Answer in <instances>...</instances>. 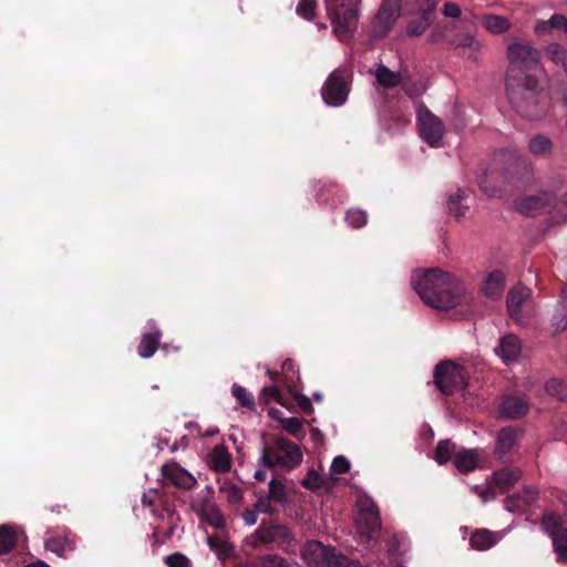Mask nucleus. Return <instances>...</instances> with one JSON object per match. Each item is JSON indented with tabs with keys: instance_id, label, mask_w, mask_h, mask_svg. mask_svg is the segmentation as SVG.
Masks as SVG:
<instances>
[{
	"instance_id": "62",
	"label": "nucleus",
	"mask_w": 567,
	"mask_h": 567,
	"mask_svg": "<svg viewBox=\"0 0 567 567\" xmlns=\"http://www.w3.org/2000/svg\"><path fill=\"white\" fill-rule=\"evenodd\" d=\"M224 520L220 513L217 509H213L212 518L209 519V524L216 528H219L223 525Z\"/></svg>"
},
{
	"instance_id": "33",
	"label": "nucleus",
	"mask_w": 567,
	"mask_h": 567,
	"mask_svg": "<svg viewBox=\"0 0 567 567\" xmlns=\"http://www.w3.org/2000/svg\"><path fill=\"white\" fill-rule=\"evenodd\" d=\"M18 543L17 530L9 525L0 526V555L11 551Z\"/></svg>"
},
{
	"instance_id": "12",
	"label": "nucleus",
	"mask_w": 567,
	"mask_h": 567,
	"mask_svg": "<svg viewBox=\"0 0 567 567\" xmlns=\"http://www.w3.org/2000/svg\"><path fill=\"white\" fill-rule=\"evenodd\" d=\"M161 474L164 486L173 485L182 489H192L196 485V478L175 461L163 464Z\"/></svg>"
},
{
	"instance_id": "61",
	"label": "nucleus",
	"mask_w": 567,
	"mask_h": 567,
	"mask_svg": "<svg viewBox=\"0 0 567 567\" xmlns=\"http://www.w3.org/2000/svg\"><path fill=\"white\" fill-rule=\"evenodd\" d=\"M257 513H258V511H256V508L251 509L249 507H246L241 514V517L247 525L251 526L257 523V519H258Z\"/></svg>"
},
{
	"instance_id": "31",
	"label": "nucleus",
	"mask_w": 567,
	"mask_h": 567,
	"mask_svg": "<svg viewBox=\"0 0 567 567\" xmlns=\"http://www.w3.org/2000/svg\"><path fill=\"white\" fill-rule=\"evenodd\" d=\"M470 544L474 549L486 550L496 544V537L487 529H478L471 535Z\"/></svg>"
},
{
	"instance_id": "38",
	"label": "nucleus",
	"mask_w": 567,
	"mask_h": 567,
	"mask_svg": "<svg viewBox=\"0 0 567 567\" xmlns=\"http://www.w3.org/2000/svg\"><path fill=\"white\" fill-rule=\"evenodd\" d=\"M267 496L277 504H286L288 502V494L285 485L276 478L270 481Z\"/></svg>"
},
{
	"instance_id": "25",
	"label": "nucleus",
	"mask_w": 567,
	"mask_h": 567,
	"mask_svg": "<svg viewBox=\"0 0 567 567\" xmlns=\"http://www.w3.org/2000/svg\"><path fill=\"white\" fill-rule=\"evenodd\" d=\"M517 441V432L512 426L503 427L497 435L494 453L502 458L506 455Z\"/></svg>"
},
{
	"instance_id": "35",
	"label": "nucleus",
	"mask_w": 567,
	"mask_h": 567,
	"mask_svg": "<svg viewBox=\"0 0 567 567\" xmlns=\"http://www.w3.org/2000/svg\"><path fill=\"white\" fill-rule=\"evenodd\" d=\"M45 548L62 557L66 550H73V542L68 535L50 537L45 540Z\"/></svg>"
},
{
	"instance_id": "34",
	"label": "nucleus",
	"mask_w": 567,
	"mask_h": 567,
	"mask_svg": "<svg viewBox=\"0 0 567 567\" xmlns=\"http://www.w3.org/2000/svg\"><path fill=\"white\" fill-rule=\"evenodd\" d=\"M457 446L451 440H441L436 444L434 460L439 464H445L457 453Z\"/></svg>"
},
{
	"instance_id": "54",
	"label": "nucleus",
	"mask_w": 567,
	"mask_h": 567,
	"mask_svg": "<svg viewBox=\"0 0 567 567\" xmlns=\"http://www.w3.org/2000/svg\"><path fill=\"white\" fill-rule=\"evenodd\" d=\"M350 470V462L343 455L336 456L331 464V472L333 474H344Z\"/></svg>"
},
{
	"instance_id": "59",
	"label": "nucleus",
	"mask_w": 567,
	"mask_h": 567,
	"mask_svg": "<svg viewBox=\"0 0 567 567\" xmlns=\"http://www.w3.org/2000/svg\"><path fill=\"white\" fill-rule=\"evenodd\" d=\"M442 13L449 18H458L461 16V8L455 2H445L442 8Z\"/></svg>"
},
{
	"instance_id": "50",
	"label": "nucleus",
	"mask_w": 567,
	"mask_h": 567,
	"mask_svg": "<svg viewBox=\"0 0 567 567\" xmlns=\"http://www.w3.org/2000/svg\"><path fill=\"white\" fill-rule=\"evenodd\" d=\"M328 567H358L354 561L349 559L346 555L337 551L334 548L332 555H330V561Z\"/></svg>"
},
{
	"instance_id": "44",
	"label": "nucleus",
	"mask_w": 567,
	"mask_h": 567,
	"mask_svg": "<svg viewBox=\"0 0 567 567\" xmlns=\"http://www.w3.org/2000/svg\"><path fill=\"white\" fill-rule=\"evenodd\" d=\"M219 492L224 494L228 503L233 505L239 504L244 497L243 489L230 483H224L220 486Z\"/></svg>"
},
{
	"instance_id": "57",
	"label": "nucleus",
	"mask_w": 567,
	"mask_h": 567,
	"mask_svg": "<svg viewBox=\"0 0 567 567\" xmlns=\"http://www.w3.org/2000/svg\"><path fill=\"white\" fill-rule=\"evenodd\" d=\"M302 486L309 491H316L321 486V477L315 471L308 473V478L302 481Z\"/></svg>"
},
{
	"instance_id": "9",
	"label": "nucleus",
	"mask_w": 567,
	"mask_h": 567,
	"mask_svg": "<svg viewBox=\"0 0 567 567\" xmlns=\"http://www.w3.org/2000/svg\"><path fill=\"white\" fill-rule=\"evenodd\" d=\"M416 115L421 137L432 147L440 146L444 134L443 122L424 105L419 106Z\"/></svg>"
},
{
	"instance_id": "49",
	"label": "nucleus",
	"mask_w": 567,
	"mask_h": 567,
	"mask_svg": "<svg viewBox=\"0 0 567 567\" xmlns=\"http://www.w3.org/2000/svg\"><path fill=\"white\" fill-rule=\"evenodd\" d=\"M164 561L167 567H193L190 559L182 553L171 554L165 557Z\"/></svg>"
},
{
	"instance_id": "21",
	"label": "nucleus",
	"mask_w": 567,
	"mask_h": 567,
	"mask_svg": "<svg viewBox=\"0 0 567 567\" xmlns=\"http://www.w3.org/2000/svg\"><path fill=\"white\" fill-rule=\"evenodd\" d=\"M522 352V343L517 336L509 333L499 339V347L496 353L508 364L515 361Z\"/></svg>"
},
{
	"instance_id": "14",
	"label": "nucleus",
	"mask_w": 567,
	"mask_h": 567,
	"mask_svg": "<svg viewBox=\"0 0 567 567\" xmlns=\"http://www.w3.org/2000/svg\"><path fill=\"white\" fill-rule=\"evenodd\" d=\"M503 183L514 187L525 186L532 179V164L525 156H517L502 174Z\"/></svg>"
},
{
	"instance_id": "1",
	"label": "nucleus",
	"mask_w": 567,
	"mask_h": 567,
	"mask_svg": "<svg viewBox=\"0 0 567 567\" xmlns=\"http://www.w3.org/2000/svg\"><path fill=\"white\" fill-rule=\"evenodd\" d=\"M412 286L424 303L437 310L452 309L465 297L464 285L451 274L437 268L414 274Z\"/></svg>"
},
{
	"instance_id": "45",
	"label": "nucleus",
	"mask_w": 567,
	"mask_h": 567,
	"mask_svg": "<svg viewBox=\"0 0 567 567\" xmlns=\"http://www.w3.org/2000/svg\"><path fill=\"white\" fill-rule=\"evenodd\" d=\"M316 8H317V1L316 0H300L296 12L301 18L312 21L316 17Z\"/></svg>"
},
{
	"instance_id": "43",
	"label": "nucleus",
	"mask_w": 567,
	"mask_h": 567,
	"mask_svg": "<svg viewBox=\"0 0 567 567\" xmlns=\"http://www.w3.org/2000/svg\"><path fill=\"white\" fill-rule=\"evenodd\" d=\"M546 53L555 64H560L563 68L567 64V51L563 45L551 43L547 47Z\"/></svg>"
},
{
	"instance_id": "23",
	"label": "nucleus",
	"mask_w": 567,
	"mask_h": 567,
	"mask_svg": "<svg viewBox=\"0 0 567 567\" xmlns=\"http://www.w3.org/2000/svg\"><path fill=\"white\" fill-rule=\"evenodd\" d=\"M468 190L462 188H457L455 193L450 194L446 199L447 214L454 216L457 219L465 216L470 208L465 203L468 199Z\"/></svg>"
},
{
	"instance_id": "7",
	"label": "nucleus",
	"mask_w": 567,
	"mask_h": 567,
	"mask_svg": "<svg viewBox=\"0 0 567 567\" xmlns=\"http://www.w3.org/2000/svg\"><path fill=\"white\" fill-rule=\"evenodd\" d=\"M350 92L349 74L346 69H336L326 80L321 96L327 105L341 106L346 103Z\"/></svg>"
},
{
	"instance_id": "20",
	"label": "nucleus",
	"mask_w": 567,
	"mask_h": 567,
	"mask_svg": "<svg viewBox=\"0 0 567 567\" xmlns=\"http://www.w3.org/2000/svg\"><path fill=\"white\" fill-rule=\"evenodd\" d=\"M505 290V274L495 269L487 274L481 287V292L488 299L496 300L501 298Z\"/></svg>"
},
{
	"instance_id": "48",
	"label": "nucleus",
	"mask_w": 567,
	"mask_h": 567,
	"mask_svg": "<svg viewBox=\"0 0 567 567\" xmlns=\"http://www.w3.org/2000/svg\"><path fill=\"white\" fill-rule=\"evenodd\" d=\"M261 395L264 396L266 403L272 399L280 405L286 406L289 410L291 409L290 405L285 401L284 395L279 389L275 385L265 386L261 391Z\"/></svg>"
},
{
	"instance_id": "18",
	"label": "nucleus",
	"mask_w": 567,
	"mask_h": 567,
	"mask_svg": "<svg viewBox=\"0 0 567 567\" xmlns=\"http://www.w3.org/2000/svg\"><path fill=\"white\" fill-rule=\"evenodd\" d=\"M528 409L529 405L526 399L511 394L503 398L499 414L502 417L516 420L524 416Z\"/></svg>"
},
{
	"instance_id": "15",
	"label": "nucleus",
	"mask_w": 567,
	"mask_h": 567,
	"mask_svg": "<svg viewBox=\"0 0 567 567\" xmlns=\"http://www.w3.org/2000/svg\"><path fill=\"white\" fill-rule=\"evenodd\" d=\"M333 549L319 540H308L301 548V557L308 567H328Z\"/></svg>"
},
{
	"instance_id": "40",
	"label": "nucleus",
	"mask_w": 567,
	"mask_h": 567,
	"mask_svg": "<svg viewBox=\"0 0 567 567\" xmlns=\"http://www.w3.org/2000/svg\"><path fill=\"white\" fill-rule=\"evenodd\" d=\"M231 394L236 398L241 406L249 410H255V398L244 386L235 383L231 386Z\"/></svg>"
},
{
	"instance_id": "55",
	"label": "nucleus",
	"mask_w": 567,
	"mask_h": 567,
	"mask_svg": "<svg viewBox=\"0 0 567 567\" xmlns=\"http://www.w3.org/2000/svg\"><path fill=\"white\" fill-rule=\"evenodd\" d=\"M285 559L277 554H268L259 559V567H282Z\"/></svg>"
},
{
	"instance_id": "63",
	"label": "nucleus",
	"mask_w": 567,
	"mask_h": 567,
	"mask_svg": "<svg viewBox=\"0 0 567 567\" xmlns=\"http://www.w3.org/2000/svg\"><path fill=\"white\" fill-rule=\"evenodd\" d=\"M142 504H143V506L152 509L155 506V501L152 497H150L147 494H143Z\"/></svg>"
},
{
	"instance_id": "28",
	"label": "nucleus",
	"mask_w": 567,
	"mask_h": 567,
	"mask_svg": "<svg viewBox=\"0 0 567 567\" xmlns=\"http://www.w3.org/2000/svg\"><path fill=\"white\" fill-rule=\"evenodd\" d=\"M553 150V141L544 134H537L528 142V151L535 156H549Z\"/></svg>"
},
{
	"instance_id": "22",
	"label": "nucleus",
	"mask_w": 567,
	"mask_h": 567,
	"mask_svg": "<svg viewBox=\"0 0 567 567\" xmlns=\"http://www.w3.org/2000/svg\"><path fill=\"white\" fill-rule=\"evenodd\" d=\"M528 297L529 289L520 285L515 286L508 291L506 297V307L513 319L519 318L522 305Z\"/></svg>"
},
{
	"instance_id": "39",
	"label": "nucleus",
	"mask_w": 567,
	"mask_h": 567,
	"mask_svg": "<svg viewBox=\"0 0 567 567\" xmlns=\"http://www.w3.org/2000/svg\"><path fill=\"white\" fill-rule=\"evenodd\" d=\"M346 221L352 228H362L368 223V214L365 210L351 208L346 213Z\"/></svg>"
},
{
	"instance_id": "53",
	"label": "nucleus",
	"mask_w": 567,
	"mask_h": 567,
	"mask_svg": "<svg viewBox=\"0 0 567 567\" xmlns=\"http://www.w3.org/2000/svg\"><path fill=\"white\" fill-rule=\"evenodd\" d=\"M553 213L563 220H567V192L559 198L554 199Z\"/></svg>"
},
{
	"instance_id": "26",
	"label": "nucleus",
	"mask_w": 567,
	"mask_h": 567,
	"mask_svg": "<svg viewBox=\"0 0 567 567\" xmlns=\"http://www.w3.org/2000/svg\"><path fill=\"white\" fill-rule=\"evenodd\" d=\"M162 332L158 329L144 333L137 347V353L144 359H150L157 351Z\"/></svg>"
},
{
	"instance_id": "19",
	"label": "nucleus",
	"mask_w": 567,
	"mask_h": 567,
	"mask_svg": "<svg viewBox=\"0 0 567 567\" xmlns=\"http://www.w3.org/2000/svg\"><path fill=\"white\" fill-rule=\"evenodd\" d=\"M277 447L280 450L281 467L291 470L297 467L302 461L300 447L285 437H277Z\"/></svg>"
},
{
	"instance_id": "30",
	"label": "nucleus",
	"mask_w": 567,
	"mask_h": 567,
	"mask_svg": "<svg viewBox=\"0 0 567 567\" xmlns=\"http://www.w3.org/2000/svg\"><path fill=\"white\" fill-rule=\"evenodd\" d=\"M280 450L277 447V440L272 445L265 443L261 449L260 464L269 470L281 467Z\"/></svg>"
},
{
	"instance_id": "13",
	"label": "nucleus",
	"mask_w": 567,
	"mask_h": 567,
	"mask_svg": "<svg viewBox=\"0 0 567 567\" xmlns=\"http://www.w3.org/2000/svg\"><path fill=\"white\" fill-rule=\"evenodd\" d=\"M520 476L522 471L519 468L504 467L495 471L493 473L492 482L482 496L485 499L494 498L496 496L495 488H497L499 493H506L518 482Z\"/></svg>"
},
{
	"instance_id": "36",
	"label": "nucleus",
	"mask_w": 567,
	"mask_h": 567,
	"mask_svg": "<svg viewBox=\"0 0 567 567\" xmlns=\"http://www.w3.org/2000/svg\"><path fill=\"white\" fill-rule=\"evenodd\" d=\"M212 465L217 472H228L231 466L230 454L225 449L216 446L212 454Z\"/></svg>"
},
{
	"instance_id": "16",
	"label": "nucleus",
	"mask_w": 567,
	"mask_h": 567,
	"mask_svg": "<svg viewBox=\"0 0 567 567\" xmlns=\"http://www.w3.org/2000/svg\"><path fill=\"white\" fill-rule=\"evenodd\" d=\"M360 534L372 538L381 527V518L377 505L372 502L361 504L357 517Z\"/></svg>"
},
{
	"instance_id": "27",
	"label": "nucleus",
	"mask_w": 567,
	"mask_h": 567,
	"mask_svg": "<svg viewBox=\"0 0 567 567\" xmlns=\"http://www.w3.org/2000/svg\"><path fill=\"white\" fill-rule=\"evenodd\" d=\"M561 295V300L551 317V327L555 333L563 332L567 328V285L564 286Z\"/></svg>"
},
{
	"instance_id": "41",
	"label": "nucleus",
	"mask_w": 567,
	"mask_h": 567,
	"mask_svg": "<svg viewBox=\"0 0 567 567\" xmlns=\"http://www.w3.org/2000/svg\"><path fill=\"white\" fill-rule=\"evenodd\" d=\"M545 390L549 395L556 396L559 401L567 400V388L560 379L553 378L548 380Z\"/></svg>"
},
{
	"instance_id": "58",
	"label": "nucleus",
	"mask_w": 567,
	"mask_h": 567,
	"mask_svg": "<svg viewBox=\"0 0 567 567\" xmlns=\"http://www.w3.org/2000/svg\"><path fill=\"white\" fill-rule=\"evenodd\" d=\"M293 398L302 412L306 414H311L313 412V405L307 395L301 393H293Z\"/></svg>"
},
{
	"instance_id": "51",
	"label": "nucleus",
	"mask_w": 567,
	"mask_h": 567,
	"mask_svg": "<svg viewBox=\"0 0 567 567\" xmlns=\"http://www.w3.org/2000/svg\"><path fill=\"white\" fill-rule=\"evenodd\" d=\"M208 546L212 550H214L217 555H228L229 545L227 542L223 540L219 536L212 535L207 539Z\"/></svg>"
},
{
	"instance_id": "52",
	"label": "nucleus",
	"mask_w": 567,
	"mask_h": 567,
	"mask_svg": "<svg viewBox=\"0 0 567 567\" xmlns=\"http://www.w3.org/2000/svg\"><path fill=\"white\" fill-rule=\"evenodd\" d=\"M457 47H461L464 50H468V56L472 58L473 53L480 49L481 44L474 37L465 34L460 37Z\"/></svg>"
},
{
	"instance_id": "37",
	"label": "nucleus",
	"mask_w": 567,
	"mask_h": 567,
	"mask_svg": "<svg viewBox=\"0 0 567 567\" xmlns=\"http://www.w3.org/2000/svg\"><path fill=\"white\" fill-rule=\"evenodd\" d=\"M485 28L494 34H501L508 30L509 22L501 16L488 14L484 17Z\"/></svg>"
},
{
	"instance_id": "60",
	"label": "nucleus",
	"mask_w": 567,
	"mask_h": 567,
	"mask_svg": "<svg viewBox=\"0 0 567 567\" xmlns=\"http://www.w3.org/2000/svg\"><path fill=\"white\" fill-rule=\"evenodd\" d=\"M159 504L162 511L167 515L168 520H172L174 518V515L176 514L174 506L164 495L159 496Z\"/></svg>"
},
{
	"instance_id": "11",
	"label": "nucleus",
	"mask_w": 567,
	"mask_h": 567,
	"mask_svg": "<svg viewBox=\"0 0 567 567\" xmlns=\"http://www.w3.org/2000/svg\"><path fill=\"white\" fill-rule=\"evenodd\" d=\"M555 194L548 190H542L535 195H527L516 198L515 209L524 215L536 216L554 203Z\"/></svg>"
},
{
	"instance_id": "8",
	"label": "nucleus",
	"mask_w": 567,
	"mask_h": 567,
	"mask_svg": "<svg viewBox=\"0 0 567 567\" xmlns=\"http://www.w3.org/2000/svg\"><path fill=\"white\" fill-rule=\"evenodd\" d=\"M543 530L551 538L557 561L567 564V527L563 525L561 516L556 513H546L542 520Z\"/></svg>"
},
{
	"instance_id": "10",
	"label": "nucleus",
	"mask_w": 567,
	"mask_h": 567,
	"mask_svg": "<svg viewBox=\"0 0 567 567\" xmlns=\"http://www.w3.org/2000/svg\"><path fill=\"white\" fill-rule=\"evenodd\" d=\"M399 17V7L390 1L382 2L372 20L371 38L373 40L384 39L392 30Z\"/></svg>"
},
{
	"instance_id": "42",
	"label": "nucleus",
	"mask_w": 567,
	"mask_h": 567,
	"mask_svg": "<svg viewBox=\"0 0 567 567\" xmlns=\"http://www.w3.org/2000/svg\"><path fill=\"white\" fill-rule=\"evenodd\" d=\"M281 426L289 434L293 435L297 439H301L305 436V432L302 429V421L298 417H284L280 420Z\"/></svg>"
},
{
	"instance_id": "6",
	"label": "nucleus",
	"mask_w": 567,
	"mask_h": 567,
	"mask_svg": "<svg viewBox=\"0 0 567 567\" xmlns=\"http://www.w3.org/2000/svg\"><path fill=\"white\" fill-rule=\"evenodd\" d=\"M434 383L442 394L451 395L467 386L466 371L453 361H442L434 368Z\"/></svg>"
},
{
	"instance_id": "46",
	"label": "nucleus",
	"mask_w": 567,
	"mask_h": 567,
	"mask_svg": "<svg viewBox=\"0 0 567 567\" xmlns=\"http://www.w3.org/2000/svg\"><path fill=\"white\" fill-rule=\"evenodd\" d=\"M559 21H563V14H553L548 20L538 22L535 30L538 34L549 33L559 29Z\"/></svg>"
},
{
	"instance_id": "47",
	"label": "nucleus",
	"mask_w": 567,
	"mask_h": 567,
	"mask_svg": "<svg viewBox=\"0 0 567 567\" xmlns=\"http://www.w3.org/2000/svg\"><path fill=\"white\" fill-rule=\"evenodd\" d=\"M529 506V501L523 495H511L505 499V507L509 512L522 511Z\"/></svg>"
},
{
	"instance_id": "17",
	"label": "nucleus",
	"mask_w": 567,
	"mask_h": 567,
	"mask_svg": "<svg viewBox=\"0 0 567 567\" xmlns=\"http://www.w3.org/2000/svg\"><path fill=\"white\" fill-rule=\"evenodd\" d=\"M436 2H427L426 7L421 10V14L412 18L408 22L406 32L411 37H417L433 23Z\"/></svg>"
},
{
	"instance_id": "56",
	"label": "nucleus",
	"mask_w": 567,
	"mask_h": 567,
	"mask_svg": "<svg viewBox=\"0 0 567 567\" xmlns=\"http://www.w3.org/2000/svg\"><path fill=\"white\" fill-rule=\"evenodd\" d=\"M271 498L268 496H261L258 498V501L255 504L256 511L258 513L274 515L277 513V509L271 505Z\"/></svg>"
},
{
	"instance_id": "4",
	"label": "nucleus",
	"mask_w": 567,
	"mask_h": 567,
	"mask_svg": "<svg viewBox=\"0 0 567 567\" xmlns=\"http://www.w3.org/2000/svg\"><path fill=\"white\" fill-rule=\"evenodd\" d=\"M361 0H334L328 3L333 33L340 39L351 38L357 29Z\"/></svg>"
},
{
	"instance_id": "64",
	"label": "nucleus",
	"mask_w": 567,
	"mask_h": 567,
	"mask_svg": "<svg viewBox=\"0 0 567 567\" xmlns=\"http://www.w3.org/2000/svg\"><path fill=\"white\" fill-rule=\"evenodd\" d=\"M536 491L532 487H526L525 488V495L524 497H526L528 501H529V505L532 504L533 501L536 499Z\"/></svg>"
},
{
	"instance_id": "5",
	"label": "nucleus",
	"mask_w": 567,
	"mask_h": 567,
	"mask_svg": "<svg viewBox=\"0 0 567 567\" xmlns=\"http://www.w3.org/2000/svg\"><path fill=\"white\" fill-rule=\"evenodd\" d=\"M509 65L506 79L535 78L527 73L538 66L540 53L529 43L515 42L508 45Z\"/></svg>"
},
{
	"instance_id": "32",
	"label": "nucleus",
	"mask_w": 567,
	"mask_h": 567,
	"mask_svg": "<svg viewBox=\"0 0 567 567\" xmlns=\"http://www.w3.org/2000/svg\"><path fill=\"white\" fill-rule=\"evenodd\" d=\"M375 78L378 83L385 89H393L402 84L401 75L383 64L377 68Z\"/></svg>"
},
{
	"instance_id": "24",
	"label": "nucleus",
	"mask_w": 567,
	"mask_h": 567,
	"mask_svg": "<svg viewBox=\"0 0 567 567\" xmlns=\"http://www.w3.org/2000/svg\"><path fill=\"white\" fill-rule=\"evenodd\" d=\"M458 472L463 474L471 473L478 466V454L476 450L461 447L453 461Z\"/></svg>"
},
{
	"instance_id": "3",
	"label": "nucleus",
	"mask_w": 567,
	"mask_h": 567,
	"mask_svg": "<svg viewBox=\"0 0 567 567\" xmlns=\"http://www.w3.org/2000/svg\"><path fill=\"white\" fill-rule=\"evenodd\" d=\"M295 542L291 528L278 518L262 519L257 529L246 536L244 544L251 549L260 547L287 548Z\"/></svg>"
},
{
	"instance_id": "29",
	"label": "nucleus",
	"mask_w": 567,
	"mask_h": 567,
	"mask_svg": "<svg viewBox=\"0 0 567 567\" xmlns=\"http://www.w3.org/2000/svg\"><path fill=\"white\" fill-rule=\"evenodd\" d=\"M494 171L487 168L478 178V187L488 197H501L504 190L501 184L494 181Z\"/></svg>"
},
{
	"instance_id": "2",
	"label": "nucleus",
	"mask_w": 567,
	"mask_h": 567,
	"mask_svg": "<svg viewBox=\"0 0 567 567\" xmlns=\"http://www.w3.org/2000/svg\"><path fill=\"white\" fill-rule=\"evenodd\" d=\"M509 104L523 118H543L549 107V96L542 90L536 78L506 79Z\"/></svg>"
}]
</instances>
